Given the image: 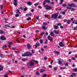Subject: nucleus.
<instances>
[{"mask_svg": "<svg viewBox=\"0 0 77 77\" xmlns=\"http://www.w3.org/2000/svg\"><path fill=\"white\" fill-rule=\"evenodd\" d=\"M39 74H40L39 72H36V75H39Z\"/></svg>", "mask_w": 77, "mask_h": 77, "instance_id": "nucleus-30", "label": "nucleus"}, {"mask_svg": "<svg viewBox=\"0 0 77 77\" xmlns=\"http://www.w3.org/2000/svg\"><path fill=\"white\" fill-rule=\"evenodd\" d=\"M34 63L33 61H31L29 62V66H32L34 65Z\"/></svg>", "mask_w": 77, "mask_h": 77, "instance_id": "nucleus-6", "label": "nucleus"}, {"mask_svg": "<svg viewBox=\"0 0 77 77\" xmlns=\"http://www.w3.org/2000/svg\"><path fill=\"white\" fill-rule=\"evenodd\" d=\"M48 15H47V14L45 15V17H48Z\"/></svg>", "mask_w": 77, "mask_h": 77, "instance_id": "nucleus-55", "label": "nucleus"}, {"mask_svg": "<svg viewBox=\"0 0 77 77\" xmlns=\"http://www.w3.org/2000/svg\"><path fill=\"white\" fill-rule=\"evenodd\" d=\"M46 35L47 36L48 35V32H46Z\"/></svg>", "mask_w": 77, "mask_h": 77, "instance_id": "nucleus-61", "label": "nucleus"}, {"mask_svg": "<svg viewBox=\"0 0 77 77\" xmlns=\"http://www.w3.org/2000/svg\"><path fill=\"white\" fill-rule=\"evenodd\" d=\"M54 27L55 29H59V27L58 26H57L56 25L54 26Z\"/></svg>", "mask_w": 77, "mask_h": 77, "instance_id": "nucleus-26", "label": "nucleus"}, {"mask_svg": "<svg viewBox=\"0 0 77 77\" xmlns=\"http://www.w3.org/2000/svg\"><path fill=\"white\" fill-rule=\"evenodd\" d=\"M4 6V5L2 4V5H1V7L0 8L1 9H3V6Z\"/></svg>", "mask_w": 77, "mask_h": 77, "instance_id": "nucleus-24", "label": "nucleus"}, {"mask_svg": "<svg viewBox=\"0 0 77 77\" xmlns=\"http://www.w3.org/2000/svg\"><path fill=\"white\" fill-rule=\"evenodd\" d=\"M62 63V61L61 59H58V64L61 65Z\"/></svg>", "mask_w": 77, "mask_h": 77, "instance_id": "nucleus-10", "label": "nucleus"}, {"mask_svg": "<svg viewBox=\"0 0 77 77\" xmlns=\"http://www.w3.org/2000/svg\"><path fill=\"white\" fill-rule=\"evenodd\" d=\"M62 14H63V15H65V14L66 13L64 12H62Z\"/></svg>", "mask_w": 77, "mask_h": 77, "instance_id": "nucleus-54", "label": "nucleus"}, {"mask_svg": "<svg viewBox=\"0 0 77 77\" xmlns=\"http://www.w3.org/2000/svg\"><path fill=\"white\" fill-rule=\"evenodd\" d=\"M42 27L44 30H47V27H45V26H42Z\"/></svg>", "mask_w": 77, "mask_h": 77, "instance_id": "nucleus-14", "label": "nucleus"}, {"mask_svg": "<svg viewBox=\"0 0 77 77\" xmlns=\"http://www.w3.org/2000/svg\"><path fill=\"white\" fill-rule=\"evenodd\" d=\"M19 9H21V10H23V8L22 7H20L18 8Z\"/></svg>", "mask_w": 77, "mask_h": 77, "instance_id": "nucleus-39", "label": "nucleus"}, {"mask_svg": "<svg viewBox=\"0 0 77 77\" xmlns=\"http://www.w3.org/2000/svg\"><path fill=\"white\" fill-rule=\"evenodd\" d=\"M10 28H11V29H12V28H15V26H13L12 27H10Z\"/></svg>", "mask_w": 77, "mask_h": 77, "instance_id": "nucleus-58", "label": "nucleus"}, {"mask_svg": "<svg viewBox=\"0 0 77 77\" xmlns=\"http://www.w3.org/2000/svg\"><path fill=\"white\" fill-rule=\"evenodd\" d=\"M77 26H75L73 28V30H77Z\"/></svg>", "mask_w": 77, "mask_h": 77, "instance_id": "nucleus-36", "label": "nucleus"}, {"mask_svg": "<svg viewBox=\"0 0 77 77\" xmlns=\"http://www.w3.org/2000/svg\"><path fill=\"white\" fill-rule=\"evenodd\" d=\"M5 27H10V26H9L8 24L5 25Z\"/></svg>", "mask_w": 77, "mask_h": 77, "instance_id": "nucleus-42", "label": "nucleus"}, {"mask_svg": "<svg viewBox=\"0 0 77 77\" xmlns=\"http://www.w3.org/2000/svg\"><path fill=\"white\" fill-rule=\"evenodd\" d=\"M16 13L17 14H21V12L19 11V10L18 9L17 10V11Z\"/></svg>", "mask_w": 77, "mask_h": 77, "instance_id": "nucleus-15", "label": "nucleus"}, {"mask_svg": "<svg viewBox=\"0 0 77 77\" xmlns=\"http://www.w3.org/2000/svg\"><path fill=\"white\" fill-rule=\"evenodd\" d=\"M13 4L15 6H17V2H14L13 3Z\"/></svg>", "mask_w": 77, "mask_h": 77, "instance_id": "nucleus-33", "label": "nucleus"}, {"mask_svg": "<svg viewBox=\"0 0 77 77\" xmlns=\"http://www.w3.org/2000/svg\"><path fill=\"white\" fill-rule=\"evenodd\" d=\"M54 53H55V54H57V55H59V53H60V52L59 51H54Z\"/></svg>", "mask_w": 77, "mask_h": 77, "instance_id": "nucleus-13", "label": "nucleus"}, {"mask_svg": "<svg viewBox=\"0 0 77 77\" xmlns=\"http://www.w3.org/2000/svg\"><path fill=\"white\" fill-rule=\"evenodd\" d=\"M0 33L1 34H3V32L1 30H0Z\"/></svg>", "mask_w": 77, "mask_h": 77, "instance_id": "nucleus-41", "label": "nucleus"}, {"mask_svg": "<svg viewBox=\"0 0 77 77\" xmlns=\"http://www.w3.org/2000/svg\"><path fill=\"white\" fill-rule=\"evenodd\" d=\"M45 2H46V3H50L51 2L50 0H45Z\"/></svg>", "mask_w": 77, "mask_h": 77, "instance_id": "nucleus-17", "label": "nucleus"}, {"mask_svg": "<svg viewBox=\"0 0 77 77\" xmlns=\"http://www.w3.org/2000/svg\"><path fill=\"white\" fill-rule=\"evenodd\" d=\"M54 32L55 34H57V35H58L59 33V30H54Z\"/></svg>", "mask_w": 77, "mask_h": 77, "instance_id": "nucleus-8", "label": "nucleus"}, {"mask_svg": "<svg viewBox=\"0 0 77 77\" xmlns=\"http://www.w3.org/2000/svg\"><path fill=\"white\" fill-rule=\"evenodd\" d=\"M21 60L23 61H26V60H28V59L27 58H22L21 59Z\"/></svg>", "mask_w": 77, "mask_h": 77, "instance_id": "nucleus-21", "label": "nucleus"}, {"mask_svg": "<svg viewBox=\"0 0 77 77\" xmlns=\"http://www.w3.org/2000/svg\"><path fill=\"white\" fill-rule=\"evenodd\" d=\"M53 62V60H52L51 61V64Z\"/></svg>", "mask_w": 77, "mask_h": 77, "instance_id": "nucleus-63", "label": "nucleus"}, {"mask_svg": "<svg viewBox=\"0 0 77 77\" xmlns=\"http://www.w3.org/2000/svg\"><path fill=\"white\" fill-rule=\"evenodd\" d=\"M27 8H24V11H27Z\"/></svg>", "mask_w": 77, "mask_h": 77, "instance_id": "nucleus-45", "label": "nucleus"}, {"mask_svg": "<svg viewBox=\"0 0 77 77\" xmlns=\"http://www.w3.org/2000/svg\"><path fill=\"white\" fill-rule=\"evenodd\" d=\"M63 2V0H61L60 3V5H62Z\"/></svg>", "mask_w": 77, "mask_h": 77, "instance_id": "nucleus-25", "label": "nucleus"}, {"mask_svg": "<svg viewBox=\"0 0 77 77\" xmlns=\"http://www.w3.org/2000/svg\"><path fill=\"white\" fill-rule=\"evenodd\" d=\"M40 34L41 35H42V36H43V35H44V34H45V32H42Z\"/></svg>", "mask_w": 77, "mask_h": 77, "instance_id": "nucleus-35", "label": "nucleus"}, {"mask_svg": "<svg viewBox=\"0 0 77 77\" xmlns=\"http://www.w3.org/2000/svg\"><path fill=\"white\" fill-rule=\"evenodd\" d=\"M59 45L60 47H64V44H63V42H60L59 43Z\"/></svg>", "mask_w": 77, "mask_h": 77, "instance_id": "nucleus-7", "label": "nucleus"}, {"mask_svg": "<svg viewBox=\"0 0 77 77\" xmlns=\"http://www.w3.org/2000/svg\"><path fill=\"white\" fill-rule=\"evenodd\" d=\"M57 67H55L54 68V71H56V70H57Z\"/></svg>", "mask_w": 77, "mask_h": 77, "instance_id": "nucleus-32", "label": "nucleus"}, {"mask_svg": "<svg viewBox=\"0 0 77 77\" xmlns=\"http://www.w3.org/2000/svg\"><path fill=\"white\" fill-rule=\"evenodd\" d=\"M12 50H16V48L15 47H13L12 48Z\"/></svg>", "mask_w": 77, "mask_h": 77, "instance_id": "nucleus-53", "label": "nucleus"}, {"mask_svg": "<svg viewBox=\"0 0 77 77\" xmlns=\"http://www.w3.org/2000/svg\"><path fill=\"white\" fill-rule=\"evenodd\" d=\"M71 20H69L68 21H67V23L68 24H69Z\"/></svg>", "mask_w": 77, "mask_h": 77, "instance_id": "nucleus-23", "label": "nucleus"}, {"mask_svg": "<svg viewBox=\"0 0 77 77\" xmlns=\"http://www.w3.org/2000/svg\"><path fill=\"white\" fill-rule=\"evenodd\" d=\"M2 40V41H4V40H6V39L5 38V37L3 36H2L0 38Z\"/></svg>", "mask_w": 77, "mask_h": 77, "instance_id": "nucleus-5", "label": "nucleus"}, {"mask_svg": "<svg viewBox=\"0 0 77 77\" xmlns=\"http://www.w3.org/2000/svg\"><path fill=\"white\" fill-rule=\"evenodd\" d=\"M50 35L51 36H54V33L53 32H51L50 33Z\"/></svg>", "mask_w": 77, "mask_h": 77, "instance_id": "nucleus-19", "label": "nucleus"}, {"mask_svg": "<svg viewBox=\"0 0 77 77\" xmlns=\"http://www.w3.org/2000/svg\"><path fill=\"white\" fill-rule=\"evenodd\" d=\"M45 43V44H48V40L47 39H46V41Z\"/></svg>", "mask_w": 77, "mask_h": 77, "instance_id": "nucleus-28", "label": "nucleus"}, {"mask_svg": "<svg viewBox=\"0 0 77 77\" xmlns=\"http://www.w3.org/2000/svg\"><path fill=\"white\" fill-rule=\"evenodd\" d=\"M72 75H73L74 76H76V74H75V73H72Z\"/></svg>", "mask_w": 77, "mask_h": 77, "instance_id": "nucleus-48", "label": "nucleus"}, {"mask_svg": "<svg viewBox=\"0 0 77 77\" xmlns=\"http://www.w3.org/2000/svg\"><path fill=\"white\" fill-rule=\"evenodd\" d=\"M58 16V14L57 13L55 14H53L51 16V18H54V19H57Z\"/></svg>", "mask_w": 77, "mask_h": 77, "instance_id": "nucleus-3", "label": "nucleus"}, {"mask_svg": "<svg viewBox=\"0 0 77 77\" xmlns=\"http://www.w3.org/2000/svg\"><path fill=\"white\" fill-rule=\"evenodd\" d=\"M4 12H4V11H1V13L2 14H4Z\"/></svg>", "mask_w": 77, "mask_h": 77, "instance_id": "nucleus-51", "label": "nucleus"}, {"mask_svg": "<svg viewBox=\"0 0 77 77\" xmlns=\"http://www.w3.org/2000/svg\"><path fill=\"white\" fill-rule=\"evenodd\" d=\"M62 25V24L59 23L57 24V26H61Z\"/></svg>", "mask_w": 77, "mask_h": 77, "instance_id": "nucleus-49", "label": "nucleus"}, {"mask_svg": "<svg viewBox=\"0 0 77 77\" xmlns=\"http://www.w3.org/2000/svg\"><path fill=\"white\" fill-rule=\"evenodd\" d=\"M47 23L46 22H44L43 23L44 26H47Z\"/></svg>", "mask_w": 77, "mask_h": 77, "instance_id": "nucleus-31", "label": "nucleus"}, {"mask_svg": "<svg viewBox=\"0 0 77 77\" xmlns=\"http://www.w3.org/2000/svg\"><path fill=\"white\" fill-rule=\"evenodd\" d=\"M62 5L63 6H64V7L66 6V5L64 4H63Z\"/></svg>", "mask_w": 77, "mask_h": 77, "instance_id": "nucleus-59", "label": "nucleus"}, {"mask_svg": "<svg viewBox=\"0 0 77 77\" xmlns=\"http://www.w3.org/2000/svg\"><path fill=\"white\" fill-rule=\"evenodd\" d=\"M19 14H16L15 15V17H19Z\"/></svg>", "mask_w": 77, "mask_h": 77, "instance_id": "nucleus-46", "label": "nucleus"}, {"mask_svg": "<svg viewBox=\"0 0 77 77\" xmlns=\"http://www.w3.org/2000/svg\"><path fill=\"white\" fill-rule=\"evenodd\" d=\"M72 6L73 8H76L77 5H75L74 3H72L71 4H68L67 6L66 7V8L67 9H71V11L72 12V11H75V9L73 8H71V7H72Z\"/></svg>", "mask_w": 77, "mask_h": 77, "instance_id": "nucleus-1", "label": "nucleus"}, {"mask_svg": "<svg viewBox=\"0 0 77 77\" xmlns=\"http://www.w3.org/2000/svg\"><path fill=\"white\" fill-rule=\"evenodd\" d=\"M72 70L73 71H74L73 72H77V68L73 69H72Z\"/></svg>", "mask_w": 77, "mask_h": 77, "instance_id": "nucleus-20", "label": "nucleus"}, {"mask_svg": "<svg viewBox=\"0 0 77 77\" xmlns=\"http://www.w3.org/2000/svg\"><path fill=\"white\" fill-rule=\"evenodd\" d=\"M48 40H51V41H53V38L52 37H50V36L48 35Z\"/></svg>", "mask_w": 77, "mask_h": 77, "instance_id": "nucleus-11", "label": "nucleus"}, {"mask_svg": "<svg viewBox=\"0 0 77 77\" xmlns=\"http://www.w3.org/2000/svg\"><path fill=\"white\" fill-rule=\"evenodd\" d=\"M31 20V17H29L28 18H27L26 20H27V21H29V20Z\"/></svg>", "mask_w": 77, "mask_h": 77, "instance_id": "nucleus-34", "label": "nucleus"}, {"mask_svg": "<svg viewBox=\"0 0 77 77\" xmlns=\"http://www.w3.org/2000/svg\"><path fill=\"white\" fill-rule=\"evenodd\" d=\"M8 42L9 45H13V43L12 42Z\"/></svg>", "mask_w": 77, "mask_h": 77, "instance_id": "nucleus-22", "label": "nucleus"}, {"mask_svg": "<svg viewBox=\"0 0 77 77\" xmlns=\"http://www.w3.org/2000/svg\"><path fill=\"white\" fill-rule=\"evenodd\" d=\"M8 19H6V18H4V20L5 21H7V20H8Z\"/></svg>", "mask_w": 77, "mask_h": 77, "instance_id": "nucleus-60", "label": "nucleus"}, {"mask_svg": "<svg viewBox=\"0 0 77 77\" xmlns=\"http://www.w3.org/2000/svg\"><path fill=\"white\" fill-rule=\"evenodd\" d=\"M47 76V74H44L43 75L42 77H46Z\"/></svg>", "mask_w": 77, "mask_h": 77, "instance_id": "nucleus-37", "label": "nucleus"}, {"mask_svg": "<svg viewBox=\"0 0 77 77\" xmlns=\"http://www.w3.org/2000/svg\"><path fill=\"white\" fill-rule=\"evenodd\" d=\"M45 71V70L43 69H40V72L41 73H42V72H44Z\"/></svg>", "mask_w": 77, "mask_h": 77, "instance_id": "nucleus-16", "label": "nucleus"}, {"mask_svg": "<svg viewBox=\"0 0 77 77\" xmlns=\"http://www.w3.org/2000/svg\"><path fill=\"white\" fill-rule=\"evenodd\" d=\"M49 68H52V67H53V66L52 65H49Z\"/></svg>", "mask_w": 77, "mask_h": 77, "instance_id": "nucleus-57", "label": "nucleus"}, {"mask_svg": "<svg viewBox=\"0 0 77 77\" xmlns=\"http://www.w3.org/2000/svg\"><path fill=\"white\" fill-rule=\"evenodd\" d=\"M66 69L65 68V67H61L60 68V69Z\"/></svg>", "mask_w": 77, "mask_h": 77, "instance_id": "nucleus-44", "label": "nucleus"}, {"mask_svg": "<svg viewBox=\"0 0 77 77\" xmlns=\"http://www.w3.org/2000/svg\"><path fill=\"white\" fill-rule=\"evenodd\" d=\"M26 4L28 5L29 6H31V5H32V2H26Z\"/></svg>", "mask_w": 77, "mask_h": 77, "instance_id": "nucleus-12", "label": "nucleus"}, {"mask_svg": "<svg viewBox=\"0 0 77 77\" xmlns=\"http://www.w3.org/2000/svg\"><path fill=\"white\" fill-rule=\"evenodd\" d=\"M45 7H46V9L48 10H51V8H52V7L51 6H50L48 5H45Z\"/></svg>", "mask_w": 77, "mask_h": 77, "instance_id": "nucleus-4", "label": "nucleus"}, {"mask_svg": "<svg viewBox=\"0 0 77 77\" xmlns=\"http://www.w3.org/2000/svg\"><path fill=\"white\" fill-rule=\"evenodd\" d=\"M62 17V16L61 15H60L58 17V19H59L60 18H61Z\"/></svg>", "mask_w": 77, "mask_h": 77, "instance_id": "nucleus-38", "label": "nucleus"}, {"mask_svg": "<svg viewBox=\"0 0 77 77\" xmlns=\"http://www.w3.org/2000/svg\"><path fill=\"white\" fill-rule=\"evenodd\" d=\"M44 59H45V60H47V57H44Z\"/></svg>", "mask_w": 77, "mask_h": 77, "instance_id": "nucleus-64", "label": "nucleus"}, {"mask_svg": "<svg viewBox=\"0 0 77 77\" xmlns=\"http://www.w3.org/2000/svg\"><path fill=\"white\" fill-rule=\"evenodd\" d=\"M36 44L37 46H39V45H40V44H39L38 43H36Z\"/></svg>", "mask_w": 77, "mask_h": 77, "instance_id": "nucleus-47", "label": "nucleus"}, {"mask_svg": "<svg viewBox=\"0 0 77 77\" xmlns=\"http://www.w3.org/2000/svg\"><path fill=\"white\" fill-rule=\"evenodd\" d=\"M0 67H1V68H0V71H2V70H3V67L2 66V65H1L0 66Z\"/></svg>", "mask_w": 77, "mask_h": 77, "instance_id": "nucleus-18", "label": "nucleus"}, {"mask_svg": "<svg viewBox=\"0 0 77 77\" xmlns=\"http://www.w3.org/2000/svg\"><path fill=\"white\" fill-rule=\"evenodd\" d=\"M41 44H42L43 43V40L42 39H41L39 41Z\"/></svg>", "mask_w": 77, "mask_h": 77, "instance_id": "nucleus-27", "label": "nucleus"}, {"mask_svg": "<svg viewBox=\"0 0 77 77\" xmlns=\"http://www.w3.org/2000/svg\"><path fill=\"white\" fill-rule=\"evenodd\" d=\"M39 16H38L37 17L36 19H39Z\"/></svg>", "mask_w": 77, "mask_h": 77, "instance_id": "nucleus-62", "label": "nucleus"}, {"mask_svg": "<svg viewBox=\"0 0 77 77\" xmlns=\"http://www.w3.org/2000/svg\"><path fill=\"white\" fill-rule=\"evenodd\" d=\"M32 47V45L29 44H27V48L28 49H30Z\"/></svg>", "mask_w": 77, "mask_h": 77, "instance_id": "nucleus-9", "label": "nucleus"}, {"mask_svg": "<svg viewBox=\"0 0 77 77\" xmlns=\"http://www.w3.org/2000/svg\"><path fill=\"white\" fill-rule=\"evenodd\" d=\"M39 32V30H36L35 31V32L36 33H38V32Z\"/></svg>", "mask_w": 77, "mask_h": 77, "instance_id": "nucleus-52", "label": "nucleus"}, {"mask_svg": "<svg viewBox=\"0 0 77 77\" xmlns=\"http://www.w3.org/2000/svg\"><path fill=\"white\" fill-rule=\"evenodd\" d=\"M38 8L39 9H42V7L40 5L38 6Z\"/></svg>", "mask_w": 77, "mask_h": 77, "instance_id": "nucleus-43", "label": "nucleus"}, {"mask_svg": "<svg viewBox=\"0 0 77 77\" xmlns=\"http://www.w3.org/2000/svg\"><path fill=\"white\" fill-rule=\"evenodd\" d=\"M41 50H42V51H44V49L42 48H41Z\"/></svg>", "mask_w": 77, "mask_h": 77, "instance_id": "nucleus-50", "label": "nucleus"}, {"mask_svg": "<svg viewBox=\"0 0 77 77\" xmlns=\"http://www.w3.org/2000/svg\"><path fill=\"white\" fill-rule=\"evenodd\" d=\"M32 53L29 52H27L25 53H24V54H23L22 55V56H24V57L27 56L28 57V56H32Z\"/></svg>", "mask_w": 77, "mask_h": 77, "instance_id": "nucleus-2", "label": "nucleus"}, {"mask_svg": "<svg viewBox=\"0 0 77 77\" xmlns=\"http://www.w3.org/2000/svg\"><path fill=\"white\" fill-rule=\"evenodd\" d=\"M38 5H39V3H35L34 4L35 6H38Z\"/></svg>", "mask_w": 77, "mask_h": 77, "instance_id": "nucleus-40", "label": "nucleus"}, {"mask_svg": "<svg viewBox=\"0 0 77 77\" xmlns=\"http://www.w3.org/2000/svg\"><path fill=\"white\" fill-rule=\"evenodd\" d=\"M33 62H35V63H38V61H36L35 60H33Z\"/></svg>", "mask_w": 77, "mask_h": 77, "instance_id": "nucleus-29", "label": "nucleus"}, {"mask_svg": "<svg viewBox=\"0 0 77 77\" xmlns=\"http://www.w3.org/2000/svg\"><path fill=\"white\" fill-rule=\"evenodd\" d=\"M67 21L68 20H63L64 22H67Z\"/></svg>", "mask_w": 77, "mask_h": 77, "instance_id": "nucleus-56", "label": "nucleus"}]
</instances>
